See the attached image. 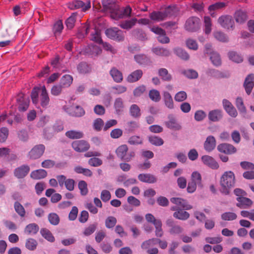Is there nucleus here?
<instances>
[{
  "label": "nucleus",
  "mask_w": 254,
  "mask_h": 254,
  "mask_svg": "<svg viewBox=\"0 0 254 254\" xmlns=\"http://www.w3.org/2000/svg\"><path fill=\"white\" fill-rule=\"evenodd\" d=\"M104 19L103 17H99L94 19L92 24L89 25L84 24L82 26L81 29L79 31L77 36L79 38L84 37L89 32H91V39L98 44H102L105 50L111 52L112 53H115L116 50L112 46L107 43H103L101 37V29L104 27Z\"/></svg>",
  "instance_id": "1"
},
{
  "label": "nucleus",
  "mask_w": 254,
  "mask_h": 254,
  "mask_svg": "<svg viewBox=\"0 0 254 254\" xmlns=\"http://www.w3.org/2000/svg\"><path fill=\"white\" fill-rule=\"evenodd\" d=\"M104 9L110 13L112 19L118 20L130 16L131 8L127 6L125 7L120 8L119 5L112 0H105L103 1Z\"/></svg>",
  "instance_id": "2"
},
{
  "label": "nucleus",
  "mask_w": 254,
  "mask_h": 254,
  "mask_svg": "<svg viewBox=\"0 0 254 254\" xmlns=\"http://www.w3.org/2000/svg\"><path fill=\"white\" fill-rule=\"evenodd\" d=\"M31 97L33 103L37 107L40 104L43 108H47L49 104L50 98L44 85L34 87L32 91Z\"/></svg>",
  "instance_id": "3"
},
{
  "label": "nucleus",
  "mask_w": 254,
  "mask_h": 254,
  "mask_svg": "<svg viewBox=\"0 0 254 254\" xmlns=\"http://www.w3.org/2000/svg\"><path fill=\"white\" fill-rule=\"evenodd\" d=\"M220 183L221 192L225 194H228L235 184L234 173L230 171L225 172L220 178Z\"/></svg>",
  "instance_id": "4"
},
{
  "label": "nucleus",
  "mask_w": 254,
  "mask_h": 254,
  "mask_svg": "<svg viewBox=\"0 0 254 254\" xmlns=\"http://www.w3.org/2000/svg\"><path fill=\"white\" fill-rule=\"evenodd\" d=\"M174 7L169 6L166 7L164 10L160 11H153L150 14L149 17L152 20L160 21L164 20L166 17L174 14Z\"/></svg>",
  "instance_id": "5"
},
{
  "label": "nucleus",
  "mask_w": 254,
  "mask_h": 254,
  "mask_svg": "<svg viewBox=\"0 0 254 254\" xmlns=\"http://www.w3.org/2000/svg\"><path fill=\"white\" fill-rule=\"evenodd\" d=\"M127 150L128 148L126 145H122L119 146L116 150L117 156L123 160L130 161L134 156L135 153L133 151L127 153Z\"/></svg>",
  "instance_id": "6"
},
{
  "label": "nucleus",
  "mask_w": 254,
  "mask_h": 254,
  "mask_svg": "<svg viewBox=\"0 0 254 254\" xmlns=\"http://www.w3.org/2000/svg\"><path fill=\"white\" fill-rule=\"evenodd\" d=\"M68 7L70 9L81 8L83 11H86L91 7V1L87 0L84 2L79 0H73L68 3Z\"/></svg>",
  "instance_id": "7"
},
{
  "label": "nucleus",
  "mask_w": 254,
  "mask_h": 254,
  "mask_svg": "<svg viewBox=\"0 0 254 254\" xmlns=\"http://www.w3.org/2000/svg\"><path fill=\"white\" fill-rule=\"evenodd\" d=\"M105 33L108 37L118 41H122L124 38L123 32L117 28L108 29Z\"/></svg>",
  "instance_id": "8"
},
{
  "label": "nucleus",
  "mask_w": 254,
  "mask_h": 254,
  "mask_svg": "<svg viewBox=\"0 0 254 254\" xmlns=\"http://www.w3.org/2000/svg\"><path fill=\"white\" fill-rule=\"evenodd\" d=\"M16 101L20 111H25L28 109L30 101L27 96L22 93H19L16 97Z\"/></svg>",
  "instance_id": "9"
},
{
  "label": "nucleus",
  "mask_w": 254,
  "mask_h": 254,
  "mask_svg": "<svg viewBox=\"0 0 254 254\" xmlns=\"http://www.w3.org/2000/svg\"><path fill=\"white\" fill-rule=\"evenodd\" d=\"M200 21L196 17H191L189 18L186 23V29L189 31L193 32L199 28Z\"/></svg>",
  "instance_id": "10"
},
{
  "label": "nucleus",
  "mask_w": 254,
  "mask_h": 254,
  "mask_svg": "<svg viewBox=\"0 0 254 254\" xmlns=\"http://www.w3.org/2000/svg\"><path fill=\"white\" fill-rule=\"evenodd\" d=\"M157 243L159 244L160 247L162 249H164L167 247V243L165 241H161L157 239H152L143 243L141 247L143 249H148L149 247L153 246Z\"/></svg>",
  "instance_id": "11"
},
{
  "label": "nucleus",
  "mask_w": 254,
  "mask_h": 254,
  "mask_svg": "<svg viewBox=\"0 0 254 254\" xmlns=\"http://www.w3.org/2000/svg\"><path fill=\"white\" fill-rule=\"evenodd\" d=\"M218 21L220 25L225 29H230L233 27L234 21L232 16L230 15L222 16L219 18Z\"/></svg>",
  "instance_id": "12"
},
{
  "label": "nucleus",
  "mask_w": 254,
  "mask_h": 254,
  "mask_svg": "<svg viewBox=\"0 0 254 254\" xmlns=\"http://www.w3.org/2000/svg\"><path fill=\"white\" fill-rule=\"evenodd\" d=\"M151 30L154 33L158 35V40L162 43H168L169 42V39L166 36L165 32L162 28L158 27H153Z\"/></svg>",
  "instance_id": "13"
},
{
  "label": "nucleus",
  "mask_w": 254,
  "mask_h": 254,
  "mask_svg": "<svg viewBox=\"0 0 254 254\" xmlns=\"http://www.w3.org/2000/svg\"><path fill=\"white\" fill-rule=\"evenodd\" d=\"M211 45H206L205 46V53L206 54H210V60L215 65H219L221 64V59L219 55L216 53H211Z\"/></svg>",
  "instance_id": "14"
},
{
  "label": "nucleus",
  "mask_w": 254,
  "mask_h": 254,
  "mask_svg": "<svg viewBox=\"0 0 254 254\" xmlns=\"http://www.w3.org/2000/svg\"><path fill=\"white\" fill-rule=\"evenodd\" d=\"M73 148L77 152H83L87 150L90 147L89 144L84 140H77L72 144Z\"/></svg>",
  "instance_id": "15"
},
{
  "label": "nucleus",
  "mask_w": 254,
  "mask_h": 254,
  "mask_svg": "<svg viewBox=\"0 0 254 254\" xmlns=\"http://www.w3.org/2000/svg\"><path fill=\"white\" fill-rule=\"evenodd\" d=\"M45 151V146L40 144L35 146L29 152V156L31 159H37L40 157Z\"/></svg>",
  "instance_id": "16"
},
{
  "label": "nucleus",
  "mask_w": 254,
  "mask_h": 254,
  "mask_svg": "<svg viewBox=\"0 0 254 254\" xmlns=\"http://www.w3.org/2000/svg\"><path fill=\"white\" fill-rule=\"evenodd\" d=\"M65 111L71 116L76 117H80L83 115L85 113L83 109L78 106L75 107L71 106L70 107H64Z\"/></svg>",
  "instance_id": "17"
},
{
  "label": "nucleus",
  "mask_w": 254,
  "mask_h": 254,
  "mask_svg": "<svg viewBox=\"0 0 254 254\" xmlns=\"http://www.w3.org/2000/svg\"><path fill=\"white\" fill-rule=\"evenodd\" d=\"M171 201L177 205L178 208H183L186 210H189L192 208V206L189 204L187 201L181 198H172Z\"/></svg>",
  "instance_id": "18"
},
{
  "label": "nucleus",
  "mask_w": 254,
  "mask_h": 254,
  "mask_svg": "<svg viewBox=\"0 0 254 254\" xmlns=\"http://www.w3.org/2000/svg\"><path fill=\"white\" fill-rule=\"evenodd\" d=\"M218 150L225 154H232L236 151V149L232 145L227 143H222L217 147Z\"/></svg>",
  "instance_id": "19"
},
{
  "label": "nucleus",
  "mask_w": 254,
  "mask_h": 254,
  "mask_svg": "<svg viewBox=\"0 0 254 254\" xmlns=\"http://www.w3.org/2000/svg\"><path fill=\"white\" fill-rule=\"evenodd\" d=\"M254 74L249 75L246 78L244 82V87L248 94H250L254 86Z\"/></svg>",
  "instance_id": "20"
},
{
  "label": "nucleus",
  "mask_w": 254,
  "mask_h": 254,
  "mask_svg": "<svg viewBox=\"0 0 254 254\" xmlns=\"http://www.w3.org/2000/svg\"><path fill=\"white\" fill-rule=\"evenodd\" d=\"M203 163L213 169H216L219 167L218 163L211 157L207 155L203 156L201 158Z\"/></svg>",
  "instance_id": "21"
},
{
  "label": "nucleus",
  "mask_w": 254,
  "mask_h": 254,
  "mask_svg": "<svg viewBox=\"0 0 254 254\" xmlns=\"http://www.w3.org/2000/svg\"><path fill=\"white\" fill-rule=\"evenodd\" d=\"M224 108L228 114L233 117H236L237 112L232 104L228 100L224 99L223 101Z\"/></svg>",
  "instance_id": "22"
},
{
  "label": "nucleus",
  "mask_w": 254,
  "mask_h": 254,
  "mask_svg": "<svg viewBox=\"0 0 254 254\" xmlns=\"http://www.w3.org/2000/svg\"><path fill=\"white\" fill-rule=\"evenodd\" d=\"M237 200L238 201L237 205L240 208H248L250 207L253 203L252 200L244 196L238 197Z\"/></svg>",
  "instance_id": "23"
},
{
  "label": "nucleus",
  "mask_w": 254,
  "mask_h": 254,
  "mask_svg": "<svg viewBox=\"0 0 254 254\" xmlns=\"http://www.w3.org/2000/svg\"><path fill=\"white\" fill-rule=\"evenodd\" d=\"M204 146L206 151H210L212 150L216 146L215 138L212 136H208L204 143Z\"/></svg>",
  "instance_id": "24"
},
{
  "label": "nucleus",
  "mask_w": 254,
  "mask_h": 254,
  "mask_svg": "<svg viewBox=\"0 0 254 254\" xmlns=\"http://www.w3.org/2000/svg\"><path fill=\"white\" fill-rule=\"evenodd\" d=\"M101 51V49L98 46L93 45L89 46L85 51H81V53L89 54L92 56H95L100 54Z\"/></svg>",
  "instance_id": "25"
},
{
  "label": "nucleus",
  "mask_w": 254,
  "mask_h": 254,
  "mask_svg": "<svg viewBox=\"0 0 254 254\" xmlns=\"http://www.w3.org/2000/svg\"><path fill=\"white\" fill-rule=\"evenodd\" d=\"M29 170L30 169L28 166H22L15 170L14 174L17 178H22L28 174Z\"/></svg>",
  "instance_id": "26"
},
{
  "label": "nucleus",
  "mask_w": 254,
  "mask_h": 254,
  "mask_svg": "<svg viewBox=\"0 0 254 254\" xmlns=\"http://www.w3.org/2000/svg\"><path fill=\"white\" fill-rule=\"evenodd\" d=\"M138 178L140 181L147 183H153L156 181L154 176L148 174H141Z\"/></svg>",
  "instance_id": "27"
},
{
  "label": "nucleus",
  "mask_w": 254,
  "mask_h": 254,
  "mask_svg": "<svg viewBox=\"0 0 254 254\" xmlns=\"http://www.w3.org/2000/svg\"><path fill=\"white\" fill-rule=\"evenodd\" d=\"M226 5V4L223 2H216L213 4L210 5L208 7V10L210 15L214 17L215 16L214 11L221 9Z\"/></svg>",
  "instance_id": "28"
},
{
  "label": "nucleus",
  "mask_w": 254,
  "mask_h": 254,
  "mask_svg": "<svg viewBox=\"0 0 254 254\" xmlns=\"http://www.w3.org/2000/svg\"><path fill=\"white\" fill-rule=\"evenodd\" d=\"M235 18L237 22L242 23L246 20L247 15L245 12L242 10H238L235 12Z\"/></svg>",
  "instance_id": "29"
},
{
  "label": "nucleus",
  "mask_w": 254,
  "mask_h": 254,
  "mask_svg": "<svg viewBox=\"0 0 254 254\" xmlns=\"http://www.w3.org/2000/svg\"><path fill=\"white\" fill-rule=\"evenodd\" d=\"M142 75V72L140 70H137L127 77V81L130 82H133L137 81Z\"/></svg>",
  "instance_id": "30"
},
{
  "label": "nucleus",
  "mask_w": 254,
  "mask_h": 254,
  "mask_svg": "<svg viewBox=\"0 0 254 254\" xmlns=\"http://www.w3.org/2000/svg\"><path fill=\"white\" fill-rule=\"evenodd\" d=\"M47 176V172L43 169L37 170L33 171L31 174V177L34 179H41Z\"/></svg>",
  "instance_id": "31"
},
{
  "label": "nucleus",
  "mask_w": 254,
  "mask_h": 254,
  "mask_svg": "<svg viewBox=\"0 0 254 254\" xmlns=\"http://www.w3.org/2000/svg\"><path fill=\"white\" fill-rule=\"evenodd\" d=\"M163 97L165 105L169 109H173L174 108V103L170 93L167 92H164Z\"/></svg>",
  "instance_id": "32"
},
{
  "label": "nucleus",
  "mask_w": 254,
  "mask_h": 254,
  "mask_svg": "<svg viewBox=\"0 0 254 254\" xmlns=\"http://www.w3.org/2000/svg\"><path fill=\"white\" fill-rule=\"evenodd\" d=\"M73 78L70 75H65L61 79V84L63 87H68L72 83Z\"/></svg>",
  "instance_id": "33"
},
{
  "label": "nucleus",
  "mask_w": 254,
  "mask_h": 254,
  "mask_svg": "<svg viewBox=\"0 0 254 254\" xmlns=\"http://www.w3.org/2000/svg\"><path fill=\"white\" fill-rule=\"evenodd\" d=\"M39 227L35 224H30L27 225L25 229V233L28 235H34L37 233Z\"/></svg>",
  "instance_id": "34"
},
{
  "label": "nucleus",
  "mask_w": 254,
  "mask_h": 254,
  "mask_svg": "<svg viewBox=\"0 0 254 254\" xmlns=\"http://www.w3.org/2000/svg\"><path fill=\"white\" fill-rule=\"evenodd\" d=\"M110 74L113 79L117 82H120L123 80V75L122 73L118 70L113 68L110 71Z\"/></svg>",
  "instance_id": "35"
},
{
  "label": "nucleus",
  "mask_w": 254,
  "mask_h": 254,
  "mask_svg": "<svg viewBox=\"0 0 254 254\" xmlns=\"http://www.w3.org/2000/svg\"><path fill=\"white\" fill-rule=\"evenodd\" d=\"M221 117V112L219 110L212 111L210 112L208 115L209 120L213 122L217 121Z\"/></svg>",
  "instance_id": "36"
},
{
  "label": "nucleus",
  "mask_w": 254,
  "mask_h": 254,
  "mask_svg": "<svg viewBox=\"0 0 254 254\" xmlns=\"http://www.w3.org/2000/svg\"><path fill=\"white\" fill-rule=\"evenodd\" d=\"M189 216L188 212L183 210H178L174 213V216L175 218L181 220H186L189 217Z\"/></svg>",
  "instance_id": "37"
},
{
  "label": "nucleus",
  "mask_w": 254,
  "mask_h": 254,
  "mask_svg": "<svg viewBox=\"0 0 254 254\" xmlns=\"http://www.w3.org/2000/svg\"><path fill=\"white\" fill-rule=\"evenodd\" d=\"M77 14L72 13L66 20L65 24L68 29H72L74 26L76 19Z\"/></svg>",
  "instance_id": "38"
},
{
  "label": "nucleus",
  "mask_w": 254,
  "mask_h": 254,
  "mask_svg": "<svg viewBox=\"0 0 254 254\" xmlns=\"http://www.w3.org/2000/svg\"><path fill=\"white\" fill-rule=\"evenodd\" d=\"M41 234L42 236L50 242H54L55 238L51 232L47 229H43L41 230Z\"/></svg>",
  "instance_id": "39"
},
{
  "label": "nucleus",
  "mask_w": 254,
  "mask_h": 254,
  "mask_svg": "<svg viewBox=\"0 0 254 254\" xmlns=\"http://www.w3.org/2000/svg\"><path fill=\"white\" fill-rule=\"evenodd\" d=\"M136 19H132L131 20H127L122 22L120 24V26L123 29H128L131 28L133 26H134L136 23Z\"/></svg>",
  "instance_id": "40"
},
{
  "label": "nucleus",
  "mask_w": 254,
  "mask_h": 254,
  "mask_svg": "<svg viewBox=\"0 0 254 254\" xmlns=\"http://www.w3.org/2000/svg\"><path fill=\"white\" fill-rule=\"evenodd\" d=\"M114 107L118 114H120L123 111L124 105L121 98H117L115 100Z\"/></svg>",
  "instance_id": "41"
},
{
  "label": "nucleus",
  "mask_w": 254,
  "mask_h": 254,
  "mask_svg": "<svg viewBox=\"0 0 254 254\" xmlns=\"http://www.w3.org/2000/svg\"><path fill=\"white\" fill-rule=\"evenodd\" d=\"M204 32L206 34H209L211 31V19L208 16H205L204 18Z\"/></svg>",
  "instance_id": "42"
},
{
  "label": "nucleus",
  "mask_w": 254,
  "mask_h": 254,
  "mask_svg": "<svg viewBox=\"0 0 254 254\" xmlns=\"http://www.w3.org/2000/svg\"><path fill=\"white\" fill-rule=\"evenodd\" d=\"M66 135L67 137L71 139L80 138L83 137L82 132L74 130L66 132Z\"/></svg>",
  "instance_id": "43"
},
{
  "label": "nucleus",
  "mask_w": 254,
  "mask_h": 254,
  "mask_svg": "<svg viewBox=\"0 0 254 254\" xmlns=\"http://www.w3.org/2000/svg\"><path fill=\"white\" fill-rule=\"evenodd\" d=\"M149 96L150 98L153 101L158 102L161 99L160 93L156 90H151L149 92Z\"/></svg>",
  "instance_id": "44"
},
{
  "label": "nucleus",
  "mask_w": 254,
  "mask_h": 254,
  "mask_svg": "<svg viewBox=\"0 0 254 254\" xmlns=\"http://www.w3.org/2000/svg\"><path fill=\"white\" fill-rule=\"evenodd\" d=\"M228 55L229 59L233 62L239 63L243 61L242 57L234 52L229 53Z\"/></svg>",
  "instance_id": "45"
},
{
  "label": "nucleus",
  "mask_w": 254,
  "mask_h": 254,
  "mask_svg": "<svg viewBox=\"0 0 254 254\" xmlns=\"http://www.w3.org/2000/svg\"><path fill=\"white\" fill-rule=\"evenodd\" d=\"M221 218L226 221H231L236 219L237 215L233 212H225L222 214Z\"/></svg>",
  "instance_id": "46"
},
{
  "label": "nucleus",
  "mask_w": 254,
  "mask_h": 254,
  "mask_svg": "<svg viewBox=\"0 0 254 254\" xmlns=\"http://www.w3.org/2000/svg\"><path fill=\"white\" fill-rule=\"evenodd\" d=\"M64 26L62 20H58L54 25L53 31L55 34L60 33L63 29Z\"/></svg>",
  "instance_id": "47"
},
{
  "label": "nucleus",
  "mask_w": 254,
  "mask_h": 254,
  "mask_svg": "<svg viewBox=\"0 0 254 254\" xmlns=\"http://www.w3.org/2000/svg\"><path fill=\"white\" fill-rule=\"evenodd\" d=\"M37 245V242L33 239H28L26 243V248L30 251L34 250L36 248Z\"/></svg>",
  "instance_id": "48"
},
{
  "label": "nucleus",
  "mask_w": 254,
  "mask_h": 254,
  "mask_svg": "<svg viewBox=\"0 0 254 254\" xmlns=\"http://www.w3.org/2000/svg\"><path fill=\"white\" fill-rule=\"evenodd\" d=\"M159 75L163 80H170L171 79V75L168 73V70L165 68H161L159 70Z\"/></svg>",
  "instance_id": "49"
},
{
  "label": "nucleus",
  "mask_w": 254,
  "mask_h": 254,
  "mask_svg": "<svg viewBox=\"0 0 254 254\" xmlns=\"http://www.w3.org/2000/svg\"><path fill=\"white\" fill-rule=\"evenodd\" d=\"M149 140L150 142L155 145H161L163 144V141L162 138L156 136H151L149 137Z\"/></svg>",
  "instance_id": "50"
},
{
  "label": "nucleus",
  "mask_w": 254,
  "mask_h": 254,
  "mask_svg": "<svg viewBox=\"0 0 254 254\" xmlns=\"http://www.w3.org/2000/svg\"><path fill=\"white\" fill-rule=\"evenodd\" d=\"M77 69L79 72L85 73L88 72L90 70V66L86 63H81L77 67Z\"/></svg>",
  "instance_id": "51"
},
{
  "label": "nucleus",
  "mask_w": 254,
  "mask_h": 254,
  "mask_svg": "<svg viewBox=\"0 0 254 254\" xmlns=\"http://www.w3.org/2000/svg\"><path fill=\"white\" fill-rule=\"evenodd\" d=\"M191 182H195L197 185H201V177L197 172H194L191 175Z\"/></svg>",
  "instance_id": "52"
},
{
  "label": "nucleus",
  "mask_w": 254,
  "mask_h": 254,
  "mask_svg": "<svg viewBox=\"0 0 254 254\" xmlns=\"http://www.w3.org/2000/svg\"><path fill=\"white\" fill-rule=\"evenodd\" d=\"M130 112L134 117H138L140 115V109L136 105H132L130 107Z\"/></svg>",
  "instance_id": "53"
},
{
  "label": "nucleus",
  "mask_w": 254,
  "mask_h": 254,
  "mask_svg": "<svg viewBox=\"0 0 254 254\" xmlns=\"http://www.w3.org/2000/svg\"><path fill=\"white\" fill-rule=\"evenodd\" d=\"M128 142L132 145L138 144L142 142V139L139 136L134 135L129 138Z\"/></svg>",
  "instance_id": "54"
},
{
  "label": "nucleus",
  "mask_w": 254,
  "mask_h": 254,
  "mask_svg": "<svg viewBox=\"0 0 254 254\" xmlns=\"http://www.w3.org/2000/svg\"><path fill=\"white\" fill-rule=\"evenodd\" d=\"M78 188L82 195H86L88 192L87 184L84 181H81L78 183Z\"/></svg>",
  "instance_id": "55"
},
{
  "label": "nucleus",
  "mask_w": 254,
  "mask_h": 254,
  "mask_svg": "<svg viewBox=\"0 0 254 254\" xmlns=\"http://www.w3.org/2000/svg\"><path fill=\"white\" fill-rule=\"evenodd\" d=\"M152 50L153 53L157 55L167 56L169 54V52L167 50L160 48H153Z\"/></svg>",
  "instance_id": "56"
},
{
  "label": "nucleus",
  "mask_w": 254,
  "mask_h": 254,
  "mask_svg": "<svg viewBox=\"0 0 254 254\" xmlns=\"http://www.w3.org/2000/svg\"><path fill=\"white\" fill-rule=\"evenodd\" d=\"M236 106L239 111L243 113H246V109L243 104V100L241 98L236 99Z\"/></svg>",
  "instance_id": "57"
},
{
  "label": "nucleus",
  "mask_w": 254,
  "mask_h": 254,
  "mask_svg": "<svg viewBox=\"0 0 254 254\" xmlns=\"http://www.w3.org/2000/svg\"><path fill=\"white\" fill-rule=\"evenodd\" d=\"M14 208L16 212L21 216L23 217L25 215V209L19 203L15 202Z\"/></svg>",
  "instance_id": "58"
},
{
  "label": "nucleus",
  "mask_w": 254,
  "mask_h": 254,
  "mask_svg": "<svg viewBox=\"0 0 254 254\" xmlns=\"http://www.w3.org/2000/svg\"><path fill=\"white\" fill-rule=\"evenodd\" d=\"M8 135V130L6 127L0 129V141L4 142L6 139Z\"/></svg>",
  "instance_id": "59"
},
{
  "label": "nucleus",
  "mask_w": 254,
  "mask_h": 254,
  "mask_svg": "<svg viewBox=\"0 0 254 254\" xmlns=\"http://www.w3.org/2000/svg\"><path fill=\"white\" fill-rule=\"evenodd\" d=\"M104 122L101 119H97L94 121L93 127L97 131H100L103 127Z\"/></svg>",
  "instance_id": "60"
},
{
  "label": "nucleus",
  "mask_w": 254,
  "mask_h": 254,
  "mask_svg": "<svg viewBox=\"0 0 254 254\" xmlns=\"http://www.w3.org/2000/svg\"><path fill=\"white\" fill-rule=\"evenodd\" d=\"M155 226L156 227V235L157 237H162L163 235V231L161 229L162 223L161 221H156L155 222Z\"/></svg>",
  "instance_id": "61"
},
{
  "label": "nucleus",
  "mask_w": 254,
  "mask_h": 254,
  "mask_svg": "<svg viewBox=\"0 0 254 254\" xmlns=\"http://www.w3.org/2000/svg\"><path fill=\"white\" fill-rule=\"evenodd\" d=\"M187 97V94L185 91H180L176 94L175 99L176 101L182 102L186 100Z\"/></svg>",
  "instance_id": "62"
},
{
  "label": "nucleus",
  "mask_w": 254,
  "mask_h": 254,
  "mask_svg": "<svg viewBox=\"0 0 254 254\" xmlns=\"http://www.w3.org/2000/svg\"><path fill=\"white\" fill-rule=\"evenodd\" d=\"M111 197V193L107 190H103L101 193V198L104 202L108 201Z\"/></svg>",
  "instance_id": "63"
},
{
  "label": "nucleus",
  "mask_w": 254,
  "mask_h": 254,
  "mask_svg": "<svg viewBox=\"0 0 254 254\" xmlns=\"http://www.w3.org/2000/svg\"><path fill=\"white\" fill-rule=\"evenodd\" d=\"M117 222L116 218L112 216H110L107 218L106 221V226L108 228L113 227Z\"/></svg>",
  "instance_id": "64"
}]
</instances>
